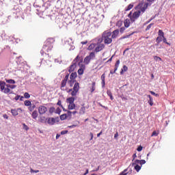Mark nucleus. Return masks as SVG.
<instances>
[{"label": "nucleus", "mask_w": 175, "mask_h": 175, "mask_svg": "<svg viewBox=\"0 0 175 175\" xmlns=\"http://www.w3.org/2000/svg\"><path fill=\"white\" fill-rule=\"evenodd\" d=\"M68 84L70 87H73L71 89H67L66 92L70 94L71 96H77L80 90V83L74 79H70L68 81Z\"/></svg>", "instance_id": "f257e3e1"}, {"label": "nucleus", "mask_w": 175, "mask_h": 175, "mask_svg": "<svg viewBox=\"0 0 175 175\" xmlns=\"http://www.w3.org/2000/svg\"><path fill=\"white\" fill-rule=\"evenodd\" d=\"M103 40L105 44H110L113 42V37L111 36V32L104 31L102 34Z\"/></svg>", "instance_id": "f03ea898"}, {"label": "nucleus", "mask_w": 175, "mask_h": 175, "mask_svg": "<svg viewBox=\"0 0 175 175\" xmlns=\"http://www.w3.org/2000/svg\"><path fill=\"white\" fill-rule=\"evenodd\" d=\"M53 43H54V39L53 38H48L44 44V46L42 47L43 50L44 51H46L49 53V51H51L53 50Z\"/></svg>", "instance_id": "7ed1b4c3"}, {"label": "nucleus", "mask_w": 175, "mask_h": 175, "mask_svg": "<svg viewBox=\"0 0 175 175\" xmlns=\"http://www.w3.org/2000/svg\"><path fill=\"white\" fill-rule=\"evenodd\" d=\"M148 8V3H144V1H142L135 8V10L140 12L141 14H143V13H144Z\"/></svg>", "instance_id": "20e7f679"}, {"label": "nucleus", "mask_w": 175, "mask_h": 175, "mask_svg": "<svg viewBox=\"0 0 175 175\" xmlns=\"http://www.w3.org/2000/svg\"><path fill=\"white\" fill-rule=\"evenodd\" d=\"M10 84H6V82L0 81V90L4 94H10Z\"/></svg>", "instance_id": "39448f33"}, {"label": "nucleus", "mask_w": 175, "mask_h": 175, "mask_svg": "<svg viewBox=\"0 0 175 175\" xmlns=\"http://www.w3.org/2000/svg\"><path fill=\"white\" fill-rule=\"evenodd\" d=\"M140 14H142L140 13V11H135L132 14V12H130V13L129 14V17L131 21V23H135V21H136V20H137V18H139L140 17Z\"/></svg>", "instance_id": "423d86ee"}, {"label": "nucleus", "mask_w": 175, "mask_h": 175, "mask_svg": "<svg viewBox=\"0 0 175 175\" xmlns=\"http://www.w3.org/2000/svg\"><path fill=\"white\" fill-rule=\"evenodd\" d=\"M96 55H95V52H91L89 55L86 56L84 59L85 65H88L90 62H91V59H95Z\"/></svg>", "instance_id": "0eeeda50"}, {"label": "nucleus", "mask_w": 175, "mask_h": 175, "mask_svg": "<svg viewBox=\"0 0 175 175\" xmlns=\"http://www.w3.org/2000/svg\"><path fill=\"white\" fill-rule=\"evenodd\" d=\"M68 80H69V74H67L64 79L62 81L60 90L62 91H65V87H66V83H68Z\"/></svg>", "instance_id": "6e6552de"}, {"label": "nucleus", "mask_w": 175, "mask_h": 175, "mask_svg": "<svg viewBox=\"0 0 175 175\" xmlns=\"http://www.w3.org/2000/svg\"><path fill=\"white\" fill-rule=\"evenodd\" d=\"M158 35H159V36L156 39V42L157 43V44H156V46H158V44H159V43H161V42H162V40L163 39V35H165V33L163 32V31L159 29V32H158Z\"/></svg>", "instance_id": "1a4fd4ad"}, {"label": "nucleus", "mask_w": 175, "mask_h": 175, "mask_svg": "<svg viewBox=\"0 0 175 175\" xmlns=\"http://www.w3.org/2000/svg\"><path fill=\"white\" fill-rule=\"evenodd\" d=\"M38 112H39V114L40 115L46 114V113L47 112V107L43 105L40 106L38 107Z\"/></svg>", "instance_id": "9d476101"}, {"label": "nucleus", "mask_w": 175, "mask_h": 175, "mask_svg": "<svg viewBox=\"0 0 175 175\" xmlns=\"http://www.w3.org/2000/svg\"><path fill=\"white\" fill-rule=\"evenodd\" d=\"M97 45L94 50L96 53H99V51H102L105 49V44H98Z\"/></svg>", "instance_id": "9b49d317"}, {"label": "nucleus", "mask_w": 175, "mask_h": 175, "mask_svg": "<svg viewBox=\"0 0 175 175\" xmlns=\"http://www.w3.org/2000/svg\"><path fill=\"white\" fill-rule=\"evenodd\" d=\"M118 66H120V59L116 61V63L115 64V68H114V70H110V74L111 75H114V73H116V72H117V70H118Z\"/></svg>", "instance_id": "f8f14e48"}, {"label": "nucleus", "mask_w": 175, "mask_h": 175, "mask_svg": "<svg viewBox=\"0 0 175 175\" xmlns=\"http://www.w3.org/2000/svg\"><path fill=\"white\" fill-rule=\"evenodd\" d=\"M145 163H146V160H137V159L133 163V165L139 164V165H141V167H142V165H144Z\"/></svg>", "instance_id": "ddd939ff"}, {"label": "nucleus", "mask_w": 175, "mask_h": 175, "mask_svg": "<svg viewBox=\"0 0 175 175\" xmlns=\"http://www.w3.org/2000/svg\"><path fill=\"white\" fill-rule=\"evenodd\" d=\"M18 110H21V111H22L21 108H18L17 109H11V113L12 116H14V117H16V116H18Z\"/></svg>", "instance_id": "4468645a"}, {"label": "nucleus", "mask_w": 175, "mask_h": 175, "mask_svg": "<svg viewBox=\"0 0 175 175\" xmlns=\"http://www.w3.org/2000/svg\"><path fill=\"white\" fill-rule=\"evenodd\" d=\"M75 96H72L71 97L66 98V103H69V104L75 103Z\"/></svg>", "instance_id": "2eb2a0df"}, {"label": "nucleus", "mask_w": 175, "mask_h": 175, "mask_svg": "<svg viewBox=\"0 0 175 175\" xmlns=\"http://www.w3.org/2000/svg\"><path fill=\"white\" fill-rule=\"evenodd\" d=\"M118 33H120V30H118V29L114 30L111 33L112 38L116 39V38H117V36H118Z\"/></svg>", "instance_id": "dca6fc26"}, {"label": "nucleus", "mask_w": 175, "mask_h": 175, "mask_svg": "<svg viewBox=\"0 0 175 175\" xmlns=\"http://www.w3.org/2000/svg\"><path fill=\"white\" fill-rule=\"evenodd\" d=\"M77 66V64H76V63H73L68 69V72L70 73H71V72H73L75 70V69H76V67Z\"/></svg>", "instance_id": "f3484780"}, {"label": "nucleus", "mask_w": 175, "mask_h": 175, "mask_svg": "<svg viewBox=\"0 0 175 175\" xmlns=\"http://www.w3.org/2000/svg\"><path fill=\"white\" fill-rule=\"evenodd\" d=\"M94 40L96 42V44H102V42H103V36H102V38L97 37Z\"/></svg>", "instance_id": "a211bd4d"}, {"label": "nucleus", "mask_w": 175, "mask_h": 175, "mask_svg": "<svg viewBox=\"0 0 175 175\" xmlns=\"http://www.w3.org/2000/svg\"><path fill=\"white\" fill-rule=\"evenodd\" d=\"M96 82H92V87H90V92L91 94H92V92H94V91H95V90H96Z\"/></svg>", "instance_id": "6ab92c4d"}, {"label": "nucleus", "mask_w": 175, "mask_h": 175, "mask_svg": "<svg viewBox=\"0 0 175 175\" xmlns=\"http://www.w3.org/2000/svg\"><path fill=\"white\" fill-rule=\"evenodd\" d=\"M76 77H77V72H72L70 75V80H76Z\"/></svg>", "instance_id": "aec40b11"}, {"label": "nucleus", "mask_w": 175, "mask_h": 175, "mask_svg": "<svg viewBox=\"0 0 175 175\" xmlns=\"http://www.w3.org/2000/svg\"><path fill=\"white\" fill-rule=\"evenodd\" d=\"M124 23L125 28H129V26L131 25V20L126 18L124 20Z\"/></svg>", "instance_id": "412c9836"}, {"label": "nucleus", "mask_w": 175, "mask_h": 175, "mask_svg": "<svg viewBox=\"0 0 175 175\" xmlns=\"http://www.w3.org/2000/svg\"><path fill=\"white\" fill-rule=\"evenodd\" d=\"M95 47H96V44L94 43H92L89 45V46L88 47V50H89L90 51H91L92 50H94V49H95Z\"/></svg>", "instance_id": "4be33fe9"}, {"label": "nucleus", "mask_w": 175, "mask_h": 175, "mask_svg": "<svg viewBox=\"0 0 175 175\" xmlns=\"http://www.w3.org/2000/svg\"><path fill=\"white\" fill-rule=\"evenodd\" d=\"M75 109H76L75 103L68 105V110H75Z\"/></svg>", "instance_id": "5701e85b"}, {"label": "nucleus", "mask_w": 175, "mask_h": 175, "mask_svg": "<svg viewBox=\"0 0 175 175\" xmlns=\"http://www.w3.org/2000/svg\"><path fill=\"white\" fill-rule=\"evenodd\" d=\"M38 111H33L32 114H31V117L32 118H33V120H36V118H38Z\"/></svg>", "instance_id": "b1692460"}, {"label": "nucleus", "mask_w": 175, "mask_h": 175, "mask_svg": "<svg viewBox=\"0 0 175 175\" xmlns=\"http://www.w3.org/2000/svg\"><path fill=\"white\" fill-rule=\"evenodd\" d=\"M128 70V66H123V68H122L120 71V75H124V72H126Z\"/></svg>", "instance_id": "393cba45"}, {"label": "nucleus", "mask_w": 175, "mask_h": 175, "mask_svg": "<svg viewBox=\"0 0 175 175\" xmlns=\"http://www.w3.org/2000/svg\"><path fill=\"white\" fill-rule=\"evenodd\" d=\"M79 114H85V107H81V109H79Z\"/></svg>", "instance_id": "a878e982"}, {"label": "nucleus", "mask_w": 175, "mask_h": 175, "mask_svg": "<svg viewBox=\"0 0 175 175\" xmlns=\"http://www.w3.org/2000/svg\"><path fill=\"white\" fill-rule=\"evenodd\" d=\"M107 94L108 96H109L111 100H113V99H114V97H113V94L111 93V91L107 90Z\"/></svg>", "instance_id": "bb28decb"}, {"label": "nucleus", "mask_w": 175, "mask_h": 175, "mask_svg": "<svg viewBox=\"0 0 175 175\" xmlns=\"http://www.w3.org/2000/svg\"><path fill=\"white\" fill-rule=\"evenodd\" d=\"M131 9H133V4H129L126 8L125 12H129V10H131Z\"/></svg>", "instance_id": "cd10ccee"}, {"label": "nucleus", "mask_w": 175, "mask_h": 175, "mask_svg": "<svg viewBox=\"0 0 175 175\" xmlns=\"http://www.w3.org/2000/svg\"><path fill=\"white\" fill-rule=\"evenodd\" d=\"M148 98H149L148 103H149V105H150V106H152V105H154V102H153V100H152V97H151L150 95H148Z\"/></svg>", "instance_id": "c85d7f7f"}, {"label": "nucleus", "mask_w": 175, "mask_h": 175, "mask_svg": "<svg viewBox=\"0 0 175 175\" xmlns=\"http://www.w3.org/2000/svg\"><path fill=\"white\" fill-rule=\"evenodd\" d=\"M5 81L6 83H8V84H16V81L14 79H7Z\"/></svg>", "instance_id": "c756f323"}, {"label": "nucleus", "mask_w": 175, "mask_h": 175, "mask_svg": "<svg viewBox=\"0 0 175 175\" xmlns=\"http://www.w3.org/2000/svg\"><path fill=\"white\" fill-rule=\"evenodd\" d=\"M67 117H68V115L66 113H64L60 116V120H66Z\"/></svg>", "instance_id": "7c9ffc66"}, {"label": "nucleus", "mask_w": 175, "mask_h": 175, "mask_svg": "<svg viewBox=\"0 0 175 175\" xmlns=\"http://www.w3.org/2000/svg\"><path fill=\"white\" fill-rule=\"evenodd\" d=\"M24 105L25 106H31L32 105V103H31L30 100H27L24 102Z\"/></svg>", "instance_id": "2f4dec72"}, {"label": "nucleus", "mask_w": 175, "mask_h": 175, "mask_svg": "<svg viewBox=\"0 0 175 175\" xmlns=\"http://www.w3.org/2000/svg\"><path fill=\"white\" fill-rule=\"evenodd\" d=\"M46 117H44V116L40 117V122L44 123V122H46Z\"/></svg>", "instance_id": "473e14b6"}, {"label": "nucleus", "mask_w": 175, "mask_h": 175, "mask_svg": "<svg viewBox=\"0 0 175 175\" xmlns=\"http://www.w3.org/2000/svg\"><path fill=\"white\" fill-rule=\"evenodd\" d=\"M163 43H165V44L170 46V43L167 42V40L165 37V35H163Z\"/></svg>", "instance_id": "72a5a7b5"}, {"label": "nucleus", "mask_w": 175, "mask_h": 175, "mask_svg": "<svg viewBox=\"0 0 175 175\" xmlns=\"http://www.w3.org/2000/svg\"><path fill=\"white\" fill-rule=\"evenodd\" d=\"M136 165L134 167L136 172H139L142 169V166L138 164H135Z\"/></svg>", "instance_id": "f704fd0d"}, {"label": "nucleus", "mask_w": 175, "mask_h": 175, "mask_svg": "<svg viewBox=\"0 0 175 175\" xmlns=\"http://www.w3.org/2000/svg\"><path fill=\"white\" fill-rule=\"evenodd\" d=\"M24 98H25V99H29V98H31V95L29 94V93L25 92L24 94Z\"/></svg>", "instance_id": "c9c22d12"}, {"label": "nucleus", "mask_w": 175, "mask_h": 175, "mask_svg": "<svg viewBox=\"0 0 175 175\" xmlns=\"http://www.w3.org/2000/svg\"><path fill=\"white\" fill-rule=\"evenodd\" d=\"M55 122V120L54 118H49L48 120V124H54Z\"/></svg>", "instance_id": "e433bc0d"}, {"label": "nucleus", "mask_w": 175, "mask_h": 175, "mask_svg": "<svg viewBox=\"0 0 175 175\" xmlns=\"http://www.w3.org/2000/svg\"><path fill=\"white\" fill-rule=\"evenodd\" d=\"M84 73V70L83 68H79L78 70V75H79L80 76H81V75H83Z\"/></svg>", "instance_id": "4c0bfd02"}, {"label": "nucleus", "mask_w": 175, "mask_h": 175, "mask_svg": "<svg viewBox=\"0 0 175 175\" xmlns=\"http://www.w3.org/2000/svg\"><path fill=\"white\" fill-rule=\"evenodd\" d=\"M122 21H119L116 23V27H122Z\"/></svg>", "instance_id": "58836bf2"}, {"label": "nucleus", "mask_w": 175, "mask_h": 175, "mask_svg": "<svg viewBox=\"0 0 175 175\" xmlns=\"http://www.w3.org/2000/svg\"><path fill=\"white\" fill-rule=\"evenodd\" d=\"M35 105H30V107H29V111H33V110L35 109Z\"/></svg>", "instance_id": "ea45409f"}, {"label": "nucleus", "mask_w": 175, "mask_h": 175, "mask_svg": "<svg viewBox=\"0 0 175 175\" xmlns=\"http://www.w3.org/2000/svg\"><path fill=\"white\" fill-rule=\"evenodd\" d=\"M79 124H80V122L77 121V124H72L71 126H68V128H76V126H78Z\"/></svg>", "instance_id": "a19ab883"}, {"label": "nucleus", "mask_w": 175, "mask_h": 175, "mask_svg": "<svg viewBox=\"0 0 175 175\" xmlns=\"http://www.w3.org/2000/svg\"><path fill=\"white\" fill-rule=\"evenodd\" d=\"M152 25H154V23H150V25H148L146 27V31L151 29V27H152Z\"/></svg>", "instance_id": "79ce46f5"}, {"label": "nucleus", "mask_w": 175, "mask_h": 175, "mask_svg": "<svg viewBox=\"0 0 175 175\" xmlns=\"http://www.w3.org/2000/svg\"><path fill=\"white\" fill-rule=\"evenodd\" d=\"M79 62V55H77L75 59L73 60V64H77V62Z\"/></svg>", "instance_id": "37998d69"}, {"label": "nucleus", "mask_w": 175, "mask_h": 175, "mask_svg": "<svg viewBox=\"0 0 175 175\" xmlns=\"http://www.w3.org/2000/svg\"><path fill=\"white\" fill-rule=\"evenodd\" d=\"M23 126L24 129H25V131H28L29 129V127H28V126L27 124H25V123H23Z\"/></svg>", "instance_id": "c03bdc74"}, {"label": "nucleus", "mask_w": 175, "mask_h": 175, "mask_svg": "<svg viewBox=\"0 0 175 175\" xmlns=\"http://www.w3.org/2000/svg\"><path fill=\"white\" fill-rule=\"evenodd\" d=\"M99 106H100V107H103V109H105V110H109V107L103 105L100 103H98Z\"/></svg>", "instance_id": "a18cd8bd"}, {"label": "nucleus", "mask_w": 175, "mask_h": 175, "mask_svg": "<svg viewBox=\"0 0 175 175\" xmlns=\"http://www.w3.org/2000/svg\"><path fill=\"white\" fill-rule=\"evenodd\" d=\"M159 133H157V131H153L152 135H151V137H153V136H158Z\"/></svg>", "instance_id": "49530a36"}, {"label": "nucleus", "mask_w": 175, "mask_h": 175, "mask_svg": "<svg viewBox=\"0 0 175 175\" xmlns=\"http://www.w3.org/2000/svg\"><path fill=\"white\" fill-rule=\"evenodd\" d=\"M57 105V106H60V107H62V102L61 101V100H58Z\"/></svg>", "instance_id": "de8ad7c7"}, {"label": "nucleus", "mask_w": 175, "mask_h": 175, "mask_svg": "<svg viewBox=\"0 0 175 175\" xmlns=\"http://www.w3.org/2000/svg\"><path fill=\"white\" fill-rule=\"evenodd\" d=\"M30 172H31V173H39V170H33V169H31L30 170Z\"/></svg>", "instance_id": "09e8293b"}, {"label": "nucleus", "mask_w": 175, "mask_h": 175, "mask_svg": "<svg viewBox=\"0 0 175 175\" xmlns=\"http://www.w3.org/2000/svg\"><path fill=\"white\" fill-rule=\"evenodd\" d=\"M68 130H64V131H61V135H66V133H68Z\"/></svg>", "instance_id": "8fccbe9b"}, {"label": "nucleus", "mask_w": 175, "mask_h": 175, "mask_svg": "<svg viewBox=\"0 0 175 175\" xmlns=\"http://www.w3.org/2000/svg\"><path fill=\"white\" fill-rule=\"evenodd\" d=\"M150 94L152 95H154V96H159V94H156L155 92H152V91H150Z\"/></svg>", "instance_id": "3c124183"}, {"label": "nucleus", "mask_w": 175, "mask_h": 175, "mask_svg": "<svg viewBox=\"0 0 175 175\" xmlns=\"http://www.w3.org/2000/svg\"><path fill=\"white\" fill-rule=\"evenodd\" d=\"M142 150H143V146H139L137 148V150L139 151V152L142 151Z\"/></svg>", "instance_id": "603ef678"}, {"label": "nucleus", "mask_w": 175, "mask_h": 175, "mask_svg": "<svg viewBox=\"0 0 175 175\" xmlns=\"http://www.w3.org/2000/svg\"><path fill=\"white\" fill-rule=\"evenodd\" d=\"M124 31H125V27H121L120 29V32L121 33H122L123 32H124Z\"/></svg>", "instance_id": "864d4df0"}, {"label": "nucleus", "mask_w": 175, "mask_h": 175, "mask_svg": "<svg viewBox=\"0 0 175 175\" xmlns=\"http://www.w3.org/2000/svg\"><path fill=\"white\" fill-rule=\"evenodd\" d=\"M106 77V75H105V74H103L102 75H101V80H102V81H105V78Z\"/></svg>", "instance_id": "5fc2aeb1"}, {"label": "nucleus", "mask_w": 175, "mask_h": 175, "mask_svg": "<svg viewBox=\"0 0 175 175\" xmlns=\"http://www.w3.org/2000/svg\"><path fill=\"white\" fill-rule=\"evenodd\" d=\"M16 87H17L16 85H10V88H11V90H14Z\"/></svg>", "instance_id": "6e6d98bb"}, {"label": "nucleus", "mask_w": 175, "mask_h": 175, "mask_svg": "<svg viewBox=\"0 0 175 175\" xmlns=\"http://www.w3.org/2000/svg\"><path fill=\"white\" fill-rule=\"evenodd\" d=\"M67 115H68V117H72V111H68Z\"/></svg>", "instance_id": "4d7b16f0"}, {"label": "nucleus", "mask_w": 175, "mask_h": 175, "mask_svg": "<svg viewBox=\"0 0 175 175\" xmlns=\"http://www.w3.org/2000/svg\"><path fill=\"white\" fill-rule=\"evenodd\" d=\"M90 140H92V139H94V134L92 133H90Z\"/></svg>", "instance_id": "13d9d810"}, {"label": "nucleus", "mask_w": 175, "mask_h": 175, "mask_svg": "<svg viewBox=\"0 0 175 175\" xmlns=\"http://www.w3.org/2000/svg\"><path fill=\"white\" fill-rule=\"evenodd\" d=\"M21 96L20 95H17L16 96L14 97L15 100H18V99H20Z\"/></svg>", "instance_id": "bf43d9fd"}, {"label": "nucleus", "mask_w": 175, "mask_h": 175, "mask_svg": "<svg viewBox=\"0 0 175 175\" xmlns=\"http://www.w3.org/2000/svg\"><path fill=\"white\" fill-rule=\"evenodd\" d=\"M54 110H55V108L51 107V108H50V109H49V112H50V113H53V111H54Z\"/></svg>", "instance_id": "052dcab7"}, {"label": "nucleus", "mask_w": 175, "mask_h": 175, "mask_svg": "<svg viewBox=\"0 0 175 175\" xmlns=\"http://www.w3.org/2000/svg\"><path fill=\"white\" fill-rule=\"evenodd\" d=\"M3 118H5V120H8V119H9V116H8L7 114H4V115L3 116Z\"/></svg>", "instance_id": "680f3d73"}, {"label": "nucleus", "mask_w": 175, "mask_h": 175, "mask_svg": "<svg viewBox=\"0 0 175 175\" xmlns=\"http://www.w3.org/2000/svg\"><path fill=\"white\" fill-rule=\"evenodd\" d=\"M137 157V155H136V153H135L133 155V161H135V159H136Z\"/></svg>", "instance_id": "e2e57ef3"}, {"label": "nucleus", "mask_w": 175, "mask_h": 175, "mask_svg": "<svg viewBox=\"0 0 175 175\" xmlns=\"http://www.w3.org/2000/svg\"><path fill=\"white\" fill-rule=\"evenodd\" d=\"M46 53V51H44V49H42V50H41L40 53L42 54V55H44V54Z\"/></svg>", "instance_id": "0e129e2a"}, {"label": "nucleus", "mask_w": 175, "mask_h": 175, "mask_svg": "<svg viewBox=\"0 0 175 175\" xmlns=\"http://www.w3.org/2000/svg\"><path fill=\"white\" fill-rule=\"evenodd\" d=\"M81 43V44H87L88 43V41H87V40L86 41H83Z\"/></svg>", "instance_id": "69168bd1"}, {"label": "nucleus", "mask_w": 175, "mask_h": 175, "mask_svg": "<svg viewBox=\"0 0 175 175\" xmlns=\"http://www.w3.org/2000/svg\"><path fill=\"white\" fill-rule=\"evenodd\" d=\"M102 133H103V131H101L99 133L97 134V137H99L100 135H102Z\"/></svg>", "instance_id": "338daca9"}, {"label": "nucleus", "mask_w": 175, "mask_h": 175, "mask_svg": "<svg viewBox=\"0 0 175 175\" xmlns=\"http://www.w3.org/2000/svg\"><path fill=\"white\" fill-rule=\"evenodd\" d=\"M101 84H102V87H105V81H102Z\"/></svg>", "instance_id": "774afa93"}]
</instances>
